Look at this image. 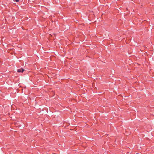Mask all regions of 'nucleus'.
Here are the masks:
<instances>
[{
    "label": "nucleus",
    "instance_id": "f257e3e1",
    "mask_svg": "<svg viewBox=\"0 0 154 154\" xmlns=\"http://www.w3.org/2000/svg\"><path fill=\"white\" fill-rule=\"evenodd\" d=\"M25 69L23 68H20L17 69V71L19 72H23Z\"/></svg>",
    "mask_w": 154,
    "mask_h": 154
},
{
    "label": "nucleus",
    "instance_id": "f03ea898",
    "mask_svg": "<svg viewBox=\"0 0 154 154\" xmlns=\"http://www.w3.org/2000/svg\"><path fill=\"white\" fill-rule=\"evenodd\" d=\"M15 1L17 2H18L19 1V0H15Z\"/></svg>",
    "mask_w": 154,
    "mask_h": 154
}]
</instances>
